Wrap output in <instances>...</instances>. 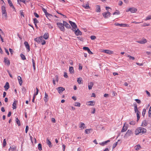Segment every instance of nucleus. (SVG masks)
I'll return each instance as SVG.
<instances>
[{
  "label": "nucleus",
  "instance_id": "nucleus-16",
  "mask_svg": "<svg viewBox=\"0 0 151 151\" xmlns=\"http://www.w3.org/2000/svg\"><path fill=\"white\" fill-rule=\"evenodd\" d=\"M130 12L132 13H134L136 12L137 10V9L134 7L130 8Z\"/></svg>",
  "mask_w": 151,
  "mask_h": 151
},
{
  "label": "nucleus",
  "instance_id": "nucleus-25",
  "mask_svg": "<svg viewBox=\"0 0 151 151\" xmlns=\"http://www.w3.org/2000/svg\"><path fill=\"white\" fill-rule=\"evenodd\" d=\"M18 80L19 81V84L20 86L22 85V79L21 77L20 76H19L17 77Z\"/></svg>",
  "mask_w": 151,
  "mask_h": 151
},
{
  "label": "nucleus",
  "instance_id": "nucleus-23",
  "mask_svg": "<svg viewBox=\"0 0 151 151\" xmlns=\"http://www.w3.org/2000/svg\"><path fill=\"white\" fill-rule=\"evenodd\" d=\"M147 124V122L145 120H144L142 122L141 126L142 127H145Z\"/></svg>",
  "mask_w": 151,
  "mask_h": 151
},
{
  "label": "nucleus",
  "instance_id": "nucleus-52",
  "mask_svg": "<svg viewBox=\"0 0 151 151\" xmlns=\"http://www.w3.org/2000/svg\"><path fill=\"white\" fill-rule=\"evenodd\" d=\"M135 124V122L134 121H132L129 122V124L131 125H134Z\"/></svg>",
  "mask_w": 151,
  "mask_h": 151
},
{
  "label": "nucleus",
  "instance_id": "nucleus-41",
  "mask_svg": "<svg viewBox=\"0 0 151 151\" xmlns=\"http://www.w3.org/2000/svg\"><path fill=\"white\" fill-rule=\"evenodd\" d=\"M150 19H151V15L147 16L145 19V20L147 21Z\"/></svg>",
  "mask_w": 151,
  "mask_h": 151
},
{
  "label": "nucleus",
  "instance_id": "nucleus-58",
  "mask_svg": "<svg viewBox=\"0 0 151 151\" xmlns=\"http://www.w3.org/2000/svg\"><path fill=\"white\" fill-rule=\"evenodd\" d=\"M91 39L92 40H94L96 39V37L95 36H91Z\"/></svg>",
  "mask_w": 151,
  "mask_h": 151
},
{
  "label": "nucleus",
  "instance_id": "nucleus-39",
  "mask_svg": "<svg viewBox=\"0 0 151 151\" xmlns=\"http://www.w3.org/2000/svg\"><path fill=\"white\" fill-rule=\"evenodd\" d=\"M38 149L39 150L41 151L42 150V145L41 144L39 143L38 144Z\"/></svg>",
  "mask_w": 151,
  "mask_h": 151
},
{
  "label": "nucleus",
  "instance_id": "nucleus-54",
  "mask_svg": "<svg viewBox=\"0 0 151 151\" xmlns=\"http://www.w3.org/2000/svg\"><path fill=\"white\" fill-rule=\"evenodd\" d=\"M114 25L116 26H119L120 27H122V24H119L118 23H115Z\"/></svg>",
  "mask_w": 151,
  "mask_h": 151
},
{
  "label": "nucleus",
  "instance_id": "nucleus-64",
  "mask_svg": "<svg viewBox=\"0 0 151 151\" xmlns=\"http://www.w3.org/2000/svg\"><path fill=\"white\" fill-rule=\"evenodd\" d=\"M87 51L89 54H93V53L89 49Z\"/></svg>",
  "mask_w": 151,
  "mask_h": 151
},
{
  "label": "nucleus",
  "instance_id": "nucleus-28",
  "mask_svg": "<svg viewBox=\"0 0 151 151\" xmlns=\"http://www.w3.org/2000/svg\"><path fill=\"white\" fill-rule=\"evenodd\" d=\"M17 101H14L12 104L13 109H16L17 108V107L16 105L17 103Z\"/></svg>",
  "mask_w": 151,
  "mask_h": 151
},
{
  "label": "nucleus",
  "instance_id": "nucleus-49",
  "mask_svg": "<svg viewBox=\"0 0 151 151\" xmlns=\"http://www.w3.org/2000/svg\"><path fill=\"white\" fill-rule=\"evenodd\" d=\"M45 14L46 15V17H50L52 16L51 14H50L49 13L47 12V13H46Z\"/></svg>",
  "mask_w": 151,
  "mask_h": 151
},
{
  "label": "nucleus",
  "instance_id": "nucleus-63",
  "mask_svg": "<svg viewBox=\"0 0 151 151\" xmlns=\"http://www.w3.org/2000/svg\"><path fill=\"white\" fill-rule=\"evenodd\" d=\"M55 81H56L57 82H58V75H56L55 76Z\"/></svg>",
  "mask_w": 151,
  "mask_h": 151
},
{
  "label": "nucleus",
  "instance_id": "nucleus-50",
  "mask_svg": "<svg viewBox=\"0 0 151 151\" xmlns=\"http://www.w3.org/2000/svg\"><path fill=\"white\" fill-rule=\"evenodd\" d=\"M135 133L136 135H137L139 134V130H138V129L137 128V129L135 130Z\"/></svg>",
  "mask_w": 151,
  "mask_h": 151
},
{
  "label": "nucleus",
  "instance_id": "nucleus-24",
  "mask_svg": "<svg viewBox=\"0 0 151 151\" xmlns=\"http://www.w3.org/2000/svg\"><path fill=\"white\" fill-rule=\"evenodd\" d=\"M93 85V83L92 82H90L88 83V88L89 90H91L92 89V87Z\"/></svg>",
  "mask_w": 151,
  "mask_h": 151
},
{
  "label": "nucleus",
  "instance_id": "nucleus-31",
  "mask_svg": "<svg viewBox=\"0 0 151 151\" xmlns=\"http://www.w3.org/2000/svg\"><path fill=\"white\" fill-rule=\"evenodd\" d=\"M88 103V105L90 106H94L95 104L94 101H89Z\"/></svg>",
  "mask_w": 151,
  "mask_h": 151
},
{
  "label": "nucleus",
  "instance_id": "nucleus-60",
  "mask_svg": "<svg viewBox=\"0 0 151 151\" xmlns=\"http://www.w3.org/2000/svg\"><path fill=\"white\" fill-rule=\"evenodd\" d=\"M34 15L35 16V17H36L37 18H38L39 17V16L38 15V14L37 13H36V12H34Z\"/></svg>",
  "mask_w": 151,
  "mask_h": 151
},
{
  "label": "nucleus",
  "instance_id": "nucleus-53",
  "mask_svg": "<svg viewBox=\"0 0 151 151\" xmlns=\"http://www.w3.org/2000/svg\"><path fill=\"white\" fill-rule=\"evenodd\" d=\"M134 110L135 113H140L138 111V110L137 108H134Z\"/></svg>",
  "mask_w": 151,
  "mask_h": 151
},
{
  "label": "nucleus",
  "instance_id": "nucleus-6",
  "mask_svg": "<svg viewBox=\"0 0 151 151\" xmlns=\"http://www.w3.org/2000/svg\"><path fill=\"white\" fill-rule=\"evenodd\" d=\"M56 90L58 91L59 93L61 94L63 91L65 90V88L61 87H59L56 88Z\"/></svg>",
  "mask_w": 151,
  "mask_h": 151
},
{
  "label": "nucleus",
  "instance_id": "nucleus-14",
  "mask_svg": "<svg viewBox=\"0 0 151 151\" xmlns=\"http://www.w3.org/2000/svg\"><path fill=\"white\" fill-rule=\"evenodd\" d=\"M45 97L44 98V100L45 102V103H46L48 99H49V96H48L47 93H46V92L45 93Z\"/></svg>",
  "mask_w": 151,
  "mask_h": 151
},
{
  "label": "nucleus",
  "instance_id": "nucleus-55",
  "mask_svg": "<svg viewBox=\"0 0 151 151\" xmlns=\"http://www.w3.org/2000/svg\"><path fill=\"white\" fill-rule=\"evenodd\" d=\"M150 25L149 24H147L146 23H144L143 24V25L142 26L143 27L148 26Z\"/></svg>",
  "mask_w": 151,
  "mask_h": 151
},
{
  "label": "nucleus",
  "instance_id": "nucleus-17",
  "mask_svg": "<svg viewBox=\"0 0 151 151\" xmlns=\"http://www.w3.org/2000/svg\"><path fill=\"white\" fill-rule=\"evenodd\" d=\"M1 12L2 16L4 15V14L6 13V11L5 9V7L4 6H2L1 7Z\"/></svg>",
  "mask_w": 151,
  "mask_h": 151
},
{
  "label": "nucleus",
  "instance_id": "nucleus-44",
  "mask_svg": "<svg viewBox=\"0 0 151 151\" xmlns=\"http://www.w3.org/2000/svg\"><path fill=\"white\" fill-rule=\"evenodd\" d=\"M127 57H129L130 59H132V60H134L135 59V58L134 57L130 55H128L127 56Z\"/></svg>",
  "mask_w": 151,
  "mask_h": 151
},
{
  "label": "nucleus",
  "instance_id": "nucleus-2",
  "mask_svg": "<svg viewBox=\"0 0 151 151\" xmlns=\"http://www.w3.org/2000/svg\"><path fill=\"white\" fill-rule=\"evenodd\" d=\"M57 24L61 31L63 32H64L65 31V29L63 24H62L60 22H58L57 23Z\"/></svg>",
  "mask_w": 151,
  "mask_h": 151
},
{
  "label": "nucleus",
  "instance_id": "nucleus-38",
  "mask_svg": "<svg viewBox=\"0 0 151 151\" xmlns=\"http://www.w3.org/2000/svg\"><path fill=\"white\" fill-rule=\"evenodd\" d=\"M135 150H139L140 149L141 147H140V145H136L135 146Z\"/></svg>",
  "mask_w": 151,
  "mask_h": 151
},
{
  "label": "nucleus",
  "instance_id": "nucleus-36",
  "mask_svg": "<svg viewBox=\"0 0 151 151\" xmlns=\"http://www.w3.org/2000/svg\"><path fill=\"white\" fill-rule=\"evenodd\" d=\"M32 63L33 66V67L34 69L35 70V61L33 58L32 59Z\"/></svg>",
  "mask_w": 151,
  "mask_h": 151
},
{
  "label": "nucleus",
  "instance_id": "nucleus-35",
  "mask_svg": "<svg viewBox=\"0 0 151 151\" xmlns=\"http://www.w3.org/2000/svg\"><path fill=\"white\" fill-rule=\"evenodd\" d=\"M120 141V140H118V141L117 142H116L114 143V144L112 146V148L113 149H114L115 147L118 144V142H119Z\"/></svg>",
  "mask_w": 151,
  "mask_h": 151
},
{
  "label": "nucleus",
  "instance_id": "nucleus-22",
  "mask_svg": "<svg viewBox=\"0 0 151 151\" xmlns=\"http://www.w3.org/2000/svg\"><path fill=\"white\" fill-rule=\"evenodd\" d=\"M69 71L71 74H73L74 73V70L73 67L71 66L69 67Z\"/></svg>",
  "mask_w": 151,
  "mask_h": 151
},
{
  "label": "nucleus",
  "instance_id": "nucleus-42",
  "mask_svg": "<svg viewBox=\"0 0 151 151\" xmlns=\"http://www.w3.org/2000/svg\"><path fill=\"white\" fill-rule=\"evenodd\" d=\"M81 106V104L78 102H76L75 103V106L80 107Z\"/></svg>",
  "mask_w": 151,
  "mask_h": 151
},
{
  "label": "nucleus",
  "instance_id": "nucleus-11",
  "mask_svg": "<svg viewBox=\"0 0 151 151\" xmlns=\"http://www.w3.org/2000/svg\"><path fill=\"white\" fill-rule=\"evenodd\" d=\"M24 44L26 48L27 49V50H28V51L29 52L30 50V47L28 42L27 41H25L24 42Z\"/></svg>",
  "mask_w": 151,
  "mask_h": 151
},
{
  "label": "nucleus",
  "instance_id": "nucleus-40",
  "mask_svg": "<svg viewBox=\"0 0 151 151\" xmlns=\"http://www.w3.org/2000/svg\"><path fill=\"white\" fill-rule=\"evenodd\" d=\"M33 21L34 23L35 24H37L39 23V21L37 20V19L36 18H35L33 19Z\"/></svg>",
  "mask_w": 151,
  "mask_h": 151
},
{
  "label": "nucleus",
  "instance_id": "nucleus-10",
  "mask_svg": "<svg viewBox=\"0 0 151 151\" xmlns=\"http://www.w3.org/2000/svg\"><path fill=\"white\" fill-rule=\"evenodd\" d=\"M147 40L145 38L142 39L141 40L138 41L137 42L141 44H144L147 42Z\"/></svg>",
  "mask_w": 151,
  "mask_h": 151
},
{
  "label": "nucleus",
  "instance_id": "nucleus-32",
  "mask_svg": "<svg viewBox=\"0 0 151 151\" xmlns=\"http://www.w3.org/2000/svg\"><path fill=\"white\" fill-rule=\"evenodd\" d=\"M15 120H16V122L17 123V124L19 126H20L21 125V124H20V121L18 119V118H16Z\"/></svg>",
  "mask_w": 151,
  "mask_h": 151
},
{
  "label": "nucleus",
  "instance_id": "nucleus-33",
  "mask_svg": "<svg viewBox=\"0 0 151 151\" xmlns=\"http://www.w3.org/2000/svg\"><path fill=\"white\" fill-rule=\"evenodd\" d=\"M83 6L86 9H90V7L89 6L88 4H87L86 5H83Z\"/></svg>",
  "mask_w": 151,
  "mask_h": 151
},
{
  "label": "nucleus",
  "instance_id": "nucleus-56",
  "mask_svg": "<svg viewBox=\"0 0 151 151\" xmlns=\"http://www.w3.org/2000/svg\"><path fill=\"white\" fill-rule=\"evenodd\" d=\"M135 100L138 104H140L141 103V101L139 99H135Z\"/></svg>",
  "mask_w": 151,
  "mask_h": 151
},
{
  "label": "nucleus",
  "instance_id": "nucleus-34",
  "mask_svg": "<svg viewBox=\"0 0 151 151\" xmlns=\"http://www.w3.org/2000/svg\"><path fill=\"white\" fill-rule=\"evenodd\" d=\"M90 130H92V129H87L85 130V133L86 134H88L90 133Z\"/></svg>",
  "mask_w": 151,
  "mask_h": 151
},
{
  "label": "nucleus",
  "instance_id": "nucleus-3",
  "mask_svg": "<svg viewBox=\"0 0 151 151\" xmlns=\"http://www.w3.org/2000/svg\"><path fill=\"white\" fill-rule=\"evenodd\" d=\"M133 132L131 130H128L124 137L125 138H127L132 135Z\"/></svg>",
  "mask_w": 151,
  "mask_h": 151
},
{
  "label": "nucleus",
  "instance_id": "nucleus-20",
  "mask_svg": "<svg viewBox=\"0 0 151 151\" xmlns=\"http://www.w3.org/2000/svg\"><path fill=\"white\" fill-rule=\"evenodd\" d=\"M4 87L6 91L9 88V85L8 82H6V84L5 86H4Z\"/></svg>",
  "mask_w": 151,
  "mask_h": 151
},
{
  "label": "nucleus",
  "instance_id": "nucleus-61",
  "mask_svg": "<svg viewBox=\"0 0 151 151\" xmlns=\"http://www.w3.org/2000/svg\"><path fill=\"white\" fill-rule=\"evenodd\" d=\"M29 127L28 126H26L25 129V132L27 133Z\"/></svg>",
  "mask_w": 151,
  "mask_h": 151
},
{
  "label": "nucleus",
  "instance_id": "nucleus-29",
  "mask_svg": "<svg viewBox=\"0 0 151 151\" xmlns=\"http://www.w3.org/2000/svg\"><path fill=\"white\" fill-rule=\"evenodd\" d=\"M96 12H101V8L99 5L96 6Z\"/></svg>",
  "mask_w": 151,
  "mask_h": 151
},
{
  "label": "nucleus",
  "instance_id": "nucleus-13",
  "mask_svg": "<svg viewBox=\"0 0 151 151\" xmlns=\"http://www.w3.org/2000/svg\"><path fill=\"white\" fill-rule=\"evenodd\" d=\"M63 24H64V26H65L66 28H71V26L68 23L66 22L63 21Z\"/></svg>",
  "mask_w": 151,
  "mask_h": 151
},
{
  "label": "nucleus",
  "instance_id": "nucleus-48",
  "mask_svg": "<svg viewBox=\"0 0 151 151\" xmlns=\"http://www.w3.org/2000/svg\"><path fill=\"white\" fill-rule=\"evenodd\" d=\"M36 92L35 93H34V95H35V96L37 95L39 92V90L38 88H36Z\"/></svg>",
  "mask_w": 151,
  "mask_h": 151
},
{
  "label": "nucleus",
  "instance_id": "nucleus-1",
  "mask_svg": "<svg viewBox=\"0 0 151 151\" xmlns=\"http://www.w3.org/2000/svg\"><path fill=\"white\" fill-rule=\"evenodd\" d=\"M35 40L38 43L42 42V45H44L46 43L45 41L43 40L42 36L35 38Z\"/></svg>",
  "mask_w": 151,
  "mask_h": 151
},
{
  "label": "nucleus",
  "instance_id": "nucleus-46",
  "mask_svg": "<svg viewBox=\"0 0 151 151\" xmlns=\"http://www.w3.org/2000/svg\"><path fill=\"white\" fill-rule=\"evenodd\" d=\"M6 139H4L3 140V146L4 147L6 145Z\"/></svg>",
  "mask_w": 151,
  "mask_h": 151
},
{
  "label": "nucleus",
  "instance_id": "nucleus-59",
  "mask_svg": "<svg viewBox=\"0 0 151 151\" xmlns=\"http://www.w3.org/2000/svg\"><path fill=\"white\" fill-rule=\"evenodd\" d=\"M3 17L4 16V18H5L6 19L7 18V13H5L4 14V15L3 16Z\"/></svg>",
  "mask_w": 151,
  "mask_h": 151
},
{
  "label": "nucleus",
  "instance_id": "nucleus-21",
  "mask_svg": "<svg viewBox=\"0 0 151 151\" xmlns=\"http://www.w3.org/2000/svg\"><path fill=\"white\" fill-rule=\"evenodd\" d=\"M46 143H47V144L48 145L49 147H52V146L51 145L52 144H51V142L50 140L49 139H48V138H47V139Z\"/></svg>",
  "mask_w": 151,
  "mask_h": 151
},
{
  "label": "nucleus",
  "instance_id": "nucleus-7",
  "mask_svg": "<svg viewBox=\"0 0 151 151\" xmlns=\"http://www.w3.org/2000/svg\"><path fill=\"white\" fill-rule=\"evenodd\" d=\"M4 62L8 66L10 65V62L7 58L6 57L4 58Z\"/></svg>",
  "mask_w": 151,
  "mask_h": 151
},
{
  "label": "nucleus",
  "instance_id": "nucleus-4",
  "mask_svg": "<svg viewBox=\"0 0 151 151\" xmlns=\"http://www.w3.org/2000/svg\"><path fill=\"white\" fill-rule=\"evenodd\" d=\"M138 129L139 133H146L147 132V130L143 127H139L138 128Z\"/></svg>",
  "mask_w": 151,
  "mask_h": 151
},
{
  "label": "nucleus",
  "instance_id": "nucleus-9",
  "mask_svg": "<svg viewBox=\"0 0 151 151\" xmlns=\"http://www.w3.org/2000/svg\"><path fill=\"white\" fill-rule=\"evenodd\" d=\"M9 151H18L17 149V147L15 146H10L9 149Z\"/></svg>",
  "mask_w": 151,
  "mask_h": 151
},
{
  "label": "nucleus",
  "instance_id": "nucleus-62",
  "mask_svg": "<svg viewBox=\"0 0 151 151\" xmlns=\"http://www.w3.org/2000/svg\"><path fill=\"white\" fill-rule=\"evenodd\" d=\"M89 48L88 47H83V49L85 50L88 51V50L89 49Z\"/></svg>",
  "mask_w": 151,
  "mask_h": 151
},
{
  "label": "nucleus",
  "instance_id": "nucleus-45",
  "mask_svg": "<svg viewBox=\"0 0 151 151\" xmlns=\"http://www.w3.org/2000/svg\"><path fill=\"white\" fill-rule=\"evenodd\" d=\"M146 111V110L145 109H143L142 112V115L143 116H145V114Z\"/></svg>",
  "mask_w": 151,
  "mask_h": 151
},
{
  "label": "nucleus",
  "instance_id": "nucleus-43",
  "mask_svg": "<svg viewBox=\"0 0 151 151\" xmlns=\"http://www.w3.org/2000/svg\"><path fill=\"white\" fill-rule=\"evenodd\" d=\"M110 142V140H107L106 141H105L104 142H102V144H101L100 143V144L102 145H104L106 144L108 142Z\"/></svg>",
  "mask_w": 151,
  "mask_h": 151
},
{
  "label": "nucleus",
  "instance_id": "nucleus-37",
  "mask_svg": "<svg viewBox=\"0 0 151 151\" xmlns=\"http://www.w3.org/2000/svg\"><path fill=\"white\" fill-rule=\"evenodd\" d=\"M20 57L22 60H24L26 59L25 56L22 54H20Z\"/></svg>",
  "mask_w": 151,
  "mask_h": 151
},
{
  "label": "nucleus",
  "instance_id": "nucleus-26",
  "mask_svg": "<svg viewBox=\"0 0 151 151\" xmlns=\"http://www.w3.org/2000/svg\"><path fill=\"white\" fill-rule=\"evenodd\" d=\"M80 124L81 125L79 126V127L81 128V129H83L84 128H86V127H85V125L84 123L82 122H80Z\"/></svg>",
  "mask_w": 151,
  "mask_h": 151
},
{
  "label": "nucleus",
  "instance_id": "nucleus-5",
  "mask_svg": "<svg viewBox=\"0 0 151 151\" xmlns=\"http://www.w3.org/2000/svg\"><path fill=\"white\" fill-rule=\"evenodd\" d=\"M102 14L105 18H107L110 16L111 13L109 12H104Z\"/></svg>",
  "mask_w": 151,
  "mask_h": 151
},
{
  "label": "nucleus",
  "instance_id": "nucleus-15",
  "mask_svg": "<svg viewBox=\"0 0 151 151\" xmlns=\"http://www.w3.org/2000/svg\"><path fill=\"white\" fill-rule=\"evenodd\" d=\"M103 52L109 55H111L113 53V51L109 50H103Z\"/></svg>",
  "mask_w": 151,
  "mask_h": 151
},
{
  "label": "nucleus",
  "instance_id": "nucleus-47",
  "mask_svg": "<svg viewBox=\"0 0 151 151\" xmlns=\"http://www.w3.org/2000/svg\"><path fill=\"white\" fill-rule=\"evenodd\" d=\"M116 11H117V12H115L113 13V15H115V14L118 15L120 14V12L119 11H118L117 10H116Z\"/></svg>",
  "mask_w": 151,
  "mask_h": 151
},
{
  "label": "nucleus",
  "instance_id": "nucleus-8",
  "mask_svg": "<svg viewBox=\"0 0 151 151\" xmlns=\"http://www.w3.org/2000/svg\"><path fill=\"white\" fill-rule=\"evenodd\" d=\"M69 23H70L73 28L76 29V28H77V26L75 23L70 21H69Z\"/></svg>",
  "mask_w": 151,
  "mask_h": 151
},
{
  "label": "nucleus",
  "instance_id": "nucleus-18",
  "mask_svg": "<svg viewBox=\"0 0 151 151\" xmlns=\"http://www.w3.org/2000/svg\"><path fill=\"white\" fill-rule=\"evenodd\" d=\"M127 129V126H125V124H124V126L123 127V128L121 130V132H125L126 131Z\"/></svg>",
  "mask_w": 151,
  "mask_h": 151
},
{
  "label": "nucleus",
  "instance_id": "nucleus-12",
  "mask_svg": "<svg viewBox=\"0 0 151 151\" xmlns=\"http://www.w3.org/2000/svg\"><path fill=\"white\" fill-rule=\"evenodd\" d=\"M75 33L76 36L81 35H82V32L78 29L75 31Z\"/></svg>",
  "mask_w": 151,
  "mask_h": 151
},
{
  "label": "nucleus",
  "instance_id": "nucleus-51",
  "mask_svg": "<svg viewBox=\"0 0 151 151\" xmlns=\"http://www.w3.org/2000/svg\"><path fill=\"white\" fill-rule=\"evenodd\" d=\"M139 114V113H137V122L139 120V118H140Z\"/></svg>",
  "mask_w": 151,
  "mask_h": 151
},
{
  "label": "nucleus",
  "instance_id": "nucleus-19",
  "mask_svg": "<svg viewBox=\"0 0 151 151\" xmlns=\"http://www.w3.org/2000/svg\"><path fill=\"white\" fill-rule=\"evenodd\" d=\"M8 3L9 5L10 6L12 7V8L14 9V10L15 9L14 7V6L13 5V4L12 3V2L10 0H8Z\"/></svg>",
  "mask_w": 151,
  "mask_h": 151
},
{
  "label": "nucleus",
  "instance_id": "nucleus-57",
  "mask_svg": "<svg viewBox=\"0 0 151 151\" xmlns=\"http://www.w3.org/2000/svg\"><path fill=\"white\" fill-rule=\"evenodd\" d=\"M64 76L65 78H68V76L67 75V73L66 72L64 73Z\"/></svg>",
  "mask_w": 151,
  "mask_h": 151
},
{
  "label": "nucleus",
  "instance_id": "nucleus-30",
  "mask_svg": "<svg viewBox=\"0 0 151 151\" xmlns=\"http://www.w3.org/2000/svg\"><path fill=\"white\" fill-rule=\"evenodd\" d=\"M77 81L78 84H81L82 83V79L81 78H78Z\"/></svg>",
  "mask_w": 151,
  "mask_h": 151
},
{
  "label": "nucleus",
  "instance_id": "nucleus-27",
  "mask_svg": "<svg viewBox=\"0 0 151 151\" xmlns=\"http://www.w3.org/2000/svg\"><path fill=\"white\" fill-rule=\"evenodd\" d=\"M43 38L45 40L47 39L49 37V34L48 33H45L43 35Z\"/></svg>",
  "mask_w": 151,
  "mask_h": 151
}]
</instances>
